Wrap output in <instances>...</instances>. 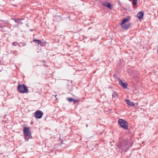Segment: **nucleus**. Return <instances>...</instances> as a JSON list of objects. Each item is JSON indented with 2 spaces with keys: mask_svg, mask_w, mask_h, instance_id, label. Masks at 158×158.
<instances>
[{
  "mask_svg": "<svg viewBox=\"0 0 158 158\" xmlns=\"http://www.w3.org/2000/svg\"><path fill=\"white\" fill-rule=\"evenodd\" d=\"M18 90L22 94L26 93L29 90L26 85L24 84H19L18 86Z\"/></svg>",
  "mask_w": 158,
  "mask_h": 158,
  "instance_id": "1",
  "label": "nucleus"
},
{
  "mask_svg": "<svg viewBox=\"0 0 158 158\" xmlns=\"http://www.w3.org/2000/svg\"><path fill=\"white\" fill-rule=\"evenodd\" d=\"M118 124L123 129L127 130L128 127V123L125 120L122 119H119L118 120Z\"/></svg>",
  "mask_w": 158,
  "mask_h": 158,
  "instance_id": "2",
  "label": "nucleus"
},
{
  "mask_svg": "<svg viewBox=\"0 0 158 158\" xmlns=\"http://www.w3.org/2000/svg\"><path fill=\"white\" fill-rule=\"evenodd\" d=\"M130 144V142H124L123 145H122L121 144H120L119 147L123 150L126 151L127 150L129 149L131 147Z\"/></svg>",
  "mask_w": 158,
  "mask_h": 158,
  "instance_id": "3",
  "label": "nucleus"
},
{
  "mask_svg": "<svg viewBox=\"0 0 158 158\" xmlns=\"http://www.w3.org/2000/svg\"><path fill=\"white\" fill-rule=\"evenodd\" d=\"M43 115V113L40 110H37L34 113V116L37 118H41Z\"/></svg>",
  "mask_w": 158,
  "mask_h": 158,
  "instance_id": "4",
  "label": "nucleus"
},
{
  "mask_svg": "<svg viewBox=\"0 0 158 158\" xmlns=\"http://www.w3.org/2000/svg\"><path fill=\"white\" fill-rule=\"evenodd\" d=\"M23 131L24 135L28 136L31 135L30 128L28 127H24L23 128Z\"/></svg>",
  "mask_w": 158,
  "mask_h": 158,
  "instance_id": "5",
  "label": "nucleus"
},
{
  "mask_svg": "<svg viewBox=\"0 0 158 158\" xmlns=\"http://www.w3.org/2000/svg\"><path fill=\"white\" fill-rule=\"evenodd\" d=\"M32 42H35V44L38 45H40L41 46H44V44L42 43L41 41L40 40L33 39Z\"/></svg>",
  "mask_w": 158,
  "mask_h": 158,
  "instance_id": "6",
  "label": "nucleus"
},
{
  "mask_svg": "<svg viewBox=\"0 0 158 158\" xmlns=\"http://www.w3.org/2000/svg\"><path fill=\"white\" fill-rule=\"evenodd\" d=\"M131 25V24L130 23L127 24H123L122 25H121V27L125 30H127L129 29Z\"/></svg>",
  "mask_w": 158,
  "mask_h": 158,
  "instance_id": "7",
  "label": "nucleus"
},
{
  "mask_svg": "<svg viewBox=\"0 0 158 158\" xmlns=\"http://www.w3.org/2000/svg\"><path fill=\"white\" fill-rule=\"evenodd\" d=\"M118 82L119 84L124 89L127 88V85L123 82L120 79H118Z\"/></svg>",
  "mask_w": 158,
  "mask_h": 158,
  "instance_id": "8",
  "label": "nucleus"
},
{
  "mask_svg": "<svg viewBox=\"0 0 158 158\" xmlns=\"http://www.w3.org/2000/svg\"><path fill=\"white\" fill-rule=\"evenodd\" d=\"M143 15V12L142 11H140L138 13L137 15V16L139 19H140L142 18Z\"/></svg>",
  "mask_w": 158,
  "mask_h": 158,
  "instance_id": "9",
  "label": "nucleus"
},
{
  "mask_svg": "<svg viewBox=\"0 0 158 158\" xmlns=\"http://www.w3.org/2000/svg\"><path fill=\"white\" fill-rule=\"evenodd\" d=\"M125 101L126 103L129 106H135V104L133 102L128 99L125 100Z\"/></svg>",
  "mask_w": 158,
  "mask_h": 158,
  "instance_id": "10",
  "label": "nucleus"
},
{
  "mask_svg": "<svg viewBox=\"0 0 158 158\" xmlns=\"http://www.w3.org/2000/svg\"><path fill=\"white\" fill-rule=\"evenodd\" d=\"M23 136H24V138L26 141H28L29 139H32V137L31 135H30L28 136L23 135Z\"/></svg>",
  "mask_w": 158,
  "mask_h": 158,
  "instance_id": "11",
  "label": "nucleus"
},
{
  "mask_svg": "<svg viewBox=\"0 0 158 158\" xmlns=\"http://www.w3.org/2000/svg\"><path fill=\"white\" fill-rule=\"evenodd\" d=\"M11 19L14 20L15 23H18L19 24H23V23L20 21L19 18L17 19L16 18H12Z\"/></svg>",
  "mask_w": 158,
  "mask_h": 158,
  "instance_id": "12",
  "label": "nucleus"
},
{
  "mask_svg": "<svg viewBox=\"0 0 158 158\" xmlns=\"http://www.w3.org/2000/svg\"><path fill=\"white\" fill-rule=\"evenodd\" d=\"M103 5L107 7L109 9L111 8V4L110 3L107 2H105L103 4Z\"/></svg>",
  "mask_w": 158,
  "mask_h": 158,
  "instance_id": "13",
  "label": "nucleus"
},
{
  "mask_svg": "<svg viewBox=\"0 0 158 158\" xmlns=\"http://www.w3.org/2000/svg\"><path fill=\"white\" fill-rule=\"evenodd\" d=\"M128 19L127 18H124L123 19L122 23H120V25H122L124 24L126 22H127L128 20Z\"/></svg>",
  "mask_w": 158,
  "mask_h": 158,
  "instance_id": "14",
  "label": "nucleus"
},
{
  "mask_svg": "<svg viewBox=\"0 0 158 158\" xmlns=\"http://www.w3.org/2000/svg\"><path fill=\"white\" fill-rule=\"evenodd\" d=\"M112 98H115L117 96V94L115 91H113L112 94Z\"/></svg>",
  "mask_w": 158,
  "mask_h": 158,
  "instance_id": "15",
  "label": "nucleus"
},
{
  "mask_svg": "<svg viewBox=\"0 0 158 158\" xmlns=\"http://www.w3.org/2000/svg\"><path fill=\"white\" fill-rule=\"evenodd\" d=\"M67 99L70 102H74V103L76 102V101L72 98H68Z\"/></svg>",
  "mask_w": 158,
  "mask_h": 158,
  "instance_id": "16",
  "label": "nucleus"
},
{
  "mask_svg": "<svg viewBox=\"0 0 158 158\" xmlns=\"http://www.w3.org/2000/svg\"><path fill=\"white\" fill-rule=\"evenodd\" d=\"M137 0H133L132 4L133 5H136L137 4Z\"/></svg>",
  "mask_w": 158,
  "mask_h": 158,
  "instance_id": "17",
  "label": "nucleus"
},
{
  "mask_svg": "<svg viewBox=\"0 0 158 158\" xmlns=\"http://www.w3.org/2000/svg\"><path fill=\"white\" fill-rule=\"evenodd\" d=\"M18 44V43L17 42H15L12 43V45H13L16 46Z\"/></svg>",
  "mask_w": 158,
  "mask_h": 158,
  "instance_id": "18",
  "label": "nucleus"
},
{
  "mask_svg": "<svg viewBox=\"0 0 158 158\" xmlns=\"http://www.w3.org/2000/svg\"><path fill=\"white\" fill-rule=\"evenodd\" d=\"M60 38H61L63 39H64V36L63 35H60Z\"/></svg>",
  "mask_w": 158,
  "mask_h": 158,
  "instance_id": "19",
  "label": "nucleus"
},
{
  "mask_svg": "<svg viewBox=\"0 0 158 158\" xmlns=\"http://www.w3.org/2000/svg\"><path fill=\"white\" fill-rule=\"evenodd\" d=\"M19 19L20 21L21 22V21H22L23 20L25 19V18H19Z\"/></svg>",
  "mask_w": 158,
  "mask_h": 158,
  "instance_id": "20",
  "label": "nucleus"
},
{
  "mask_svg": "<svg viewBox=\"0 0 158 158\" xmlns=\"http://www.w3.org/2000/svg\"><path fill=\"white\" fill-rule=\"evenodd\" d=\"M0 21L1 22H5V21L2 20H0Z\"/></svg>",
  "mask_w": 158,
  "mask_h": 158,
  "instance_id": "21",
  "label": "nucleus"
},
{
  "mask_svg": "<svg viewBox=\"0 0 158 158\" xmlns=\"http://www.w3.org/2000/svg\"><path fill=\"white\" fill-rule=\"evenodd\" d=\"M22 44L23 46H25L26 45V44L25 43Z\"/></svg>",
  "mask_w": 158,
  "mask_h": 158,
  "instance_id": "22",
  "label": "nucleus"
},
{
  "mask_svg": "<svg viewBox=\"0 0 158 158\" xmlns=\"http://www.w3.org/2000/svg\"><path fill=\"white\" fill-rule=\"evenodd\" d=\"M26 26H27V27H29V25H28V23H27L26 24Z\"/></svg>",
  "mask_w": 158,
  "mask_h": 158,
  "instance_id": "23",
  "label": "nucleus"
},
{
  "mask_svg": "<svg viewBox=\"0 0 158 158\" xmlns=\"http://www.w3.org/2000/svg\"><path fill=\"white\" fill-rule=\"evenodd\" d=\"M7 116V115L6 114H5V115H4V118H6V116Z\"/></svg>",
  "mask_w": 158,
  "mask_h": 158,
  "instance_id": "24",
  "label": "nucleus"
},
{
  "mask_svg": "<svg viewBox=\"0 0 158 158\" xmlns=\"http://www.w3.org/2000/svg\"><path fill=\"white\" fill-rule=\"evenodd\" d=\"M33 31V29H31L30 30V31Z\"/></svg>",
  "mask_w": 158,
  "mask_h": 158,
  "instance_id": "25",
  "label": "nucleus"
},
{
  "mask_svg": "<svg viewBox=\"0 0 158 158\" xmlns=\"http://www.w3.org/2000/svg\"><path fill=\"white\" fill-rule=\"evenodd\" d=\"M60 141H61V142H62H62H63L62 140V139H60Z\"/></svg>",
  "mask_w": 158,
  "mask_h": 158,
  "instance_id": "26",
  "label": "nucleus"
},
{
  "mask_svg": "<svg viewBox=\"0 0 158 158\" xmlns=\"http://www.w3.org/2000/svg\"><path fill=\"white\" fill-rule=\"evenodd\" d=\"M86 126L87 127H88V125L87 124H86Z\"/></svg>",
  "mask_w": 158,
  "mask_h": 158,
  "instance_id": "27",
  "label": "nucleus"
},
{
  "mask_svg": "<svg viewBox=\"0 0 158 158\" xmlns=\"http://www.w3.org/2000/svg\"><path fill=\"white\" fill-rule=\"evenodd\" d=\"M57 108H56V110H57Z\"/></svg>",
  "mask_w": 158,
  "mask_h": 158,
  "instance_id": "28",
  "label": "nucleus"
},
{
  "mask_svg": "<svg viewBox=\"0 0 158 158\" xmlns=\"http://www.w3.org/2000/svg\"><path fill=\"white\" fill-rule=\"evenodd\" d=\"M157 52H158V51H157Z\"/></svg>",
  "mask_w": 158,
  "mask_h": 158,
  "instance_id": "29",
  "label": "nucleus"
}]
</instances>
